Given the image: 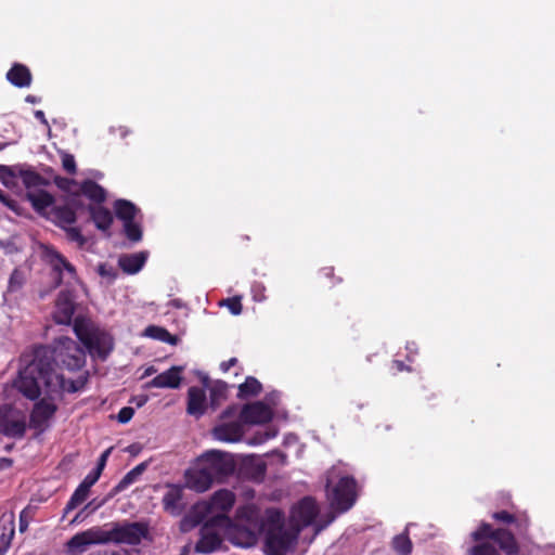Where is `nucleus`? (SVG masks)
<instances>
[{
    "mask_svg": "<svg viewBox=\"0 0 555 555\" xmlns=\"http://www.w3.org/2000/svg\"><path fill=\"white\" fill-rule=\"evenodd\" d=\"M237 518L255 522L259 533L264 535L267 555H285L297 541L300 528L285 524L284 513L278 508H268L262 517L256 507L246 505L236 512Z\"/></svg>",
    "mask_w": 555,
    "mask_h": 555,
    "instance_id": "f257e3e1",
    "label": "nucleus"
},
{
    "mask_svg": "<svg viewBox=\"0 0 555 555\" xmlns=\"http://www.w3.org/2000/svg\"><path fill=\"white\" fill-rule=\"evenodd\" d=\"M235 468L236 463L232 454L220 450L206 451L197 457L195 467L186 473L188 487L204 492L215 482H224L234 474Z\"/></svg>",
    "mask_w": 555,
    "mask_h": 555,
    "instance_id": "f03ea898",
    "label": "nucleus"
},
{
    "mask_svg": "<svg viewBox=\"0 0 555 555\" xmlns=\"http://www.w3.org/2000/svg\"><path fill=\"white\" fill-rule=\"evenodd\" d=\"M52 360L51 351L47 349H34L33 358L26 365L20 370L17 378L14 380V387L25 398L37 400L41 395V386L47 388V376L51 375L50 362Z\"/></svg>",
    "mask_w": 555,
    "mask_h": 555,
    "instance_id": "7ed1b4c3",
    "label": "nucleus"
},
{
    "mask_svg": "<svg viewBox=\"0 0 555 555\" xmlns=\"http://www.w3.org/2000/svg\"><path fill=\"white\" fill-rule=\"evenodd\" d=\"M73 330L85 349L92 357L104 360L112 352L114 348L112 335L96 326L91 320L83 317L75 318Z\"/></svg>",
    "mask_w": 555,
    "mask_h": 555,
    "instance_id": "20e7f679",
    "label": "nucleus"
},
{
    "mask_svg": "<svg viewBox=\"0 0 555 555\" xmlns=\"http://www.w3.org/2000/svg\"><path fill=\"white\" fill-rule=\"evenodd\" d=\"M35 349H47L52 353V360L49 361L51 369L61 371L66 367L69 371L80 370L86 363V350L81 348L74 339L62 336L54 340L52 346H39Z\"/></svg>",
    "mask_w": 555,
    "mask_h": 555,
    "instance_id": "39448f33",
    "label": "nucleus"
},
{
    "mask_svg": "<svg viewBox=\"0 0 555 555\" xmlns=\"http://www.w3.org/2000/svg\"><path fill=\"white\" fill-rule=\"evenodd\" d=\"M332 480L327 478L326 496L331 507L338 513L349 511L357 501V481L352 476H343L331 487Z\"/></svg>",
    "mask_w": 555,
    "mask_h": 555,
    "instance_id": "423d86ee",
    "label": "nucleus"
},
{
    "mask_svg": "<svg viewBox=\"0 0 555 555\" xmlns=\"http://www.w3.org/2000/svg\"><path fill=\"white\" fill-rule=\"evenodd\" d=\"M231 525L228 515L217 514L209 517L201 528V538L195 544V551L209 554L218 550L222 543L221 531Z\"/></svg>",
    "mask_w": 555,
    "mask_h": 555,
    "instance_id": "0eeeda50",
    "label": "nucleus"
},
{
    "mask_svg": "<svg viewBox=\"0 0 555 555\" xmlns=\"http://www.w3.org/2000/svg\"><path fill=\"white\" fill-rule=\"evenodd\" d=\"M28 428L27 413L11 403L0 405V435L21 440L25 437Z\"/></svg>",
    "mask_w": 555,
    "mask_h": 555,
    "instance_id": "6e6552de",
    "label": "nucleus"
},
{
    "mask_svg": "<svg viewBox=\"0 0 555 555\" xmlns=\"http://www.w3.org/2000/svg\"><path fill=\"white\" fill-rule=\"evenodd\" d=\"M105 544L109 542L139 544L146 537L149 529L143 522H127L124 525H115L111 530H103Z\"/></svg>",
    "mask_w": 555,
    "mask_h": 555,
    "instance_id": "1a4fd4ad",
    "label": "nucleus"
},
{
    "mask_svg": "<svg viewBox=\"0 0 555 555\" xmlns=\"http://www.w3.org/2000/svg\"><path fill=\"white\" fill-rule=\"evenodd\" d=\"M57 412V405L43 398L38 400L29 414L28 427L35 430V436L38 437L47 431L51 426V421Z\"/></svg>",
    "mask_w": 555,
    "mask_h": 555,
    "instance_id": "9d476101",
    "label": "nucleus"
},
{
    "mask_svg": "<svg viewBox=\"0 0 555 555\" xmlns=\"http://www.w3.org/2000/svg\"><path fill=\"white\" fill-rule=\"evenodd\" d=\"M318 512L315 501L311 496H306L292 509L288 522L293 527L300 528L301 531L314 521L318 516Z\"/></svg>",
    "mask_w": 555,
    "mask_h": 555,
    "instance_id": "9b49d317",
    "label": "nucleus"
},
{
    "mask_svg": "<svg viewBox=\"0 0 555 555\" xmlns=\"http://www.w3.org/2000/svg\"><path fill=\"white\" fill-rule=\"evenodd\" d=\"M238 417L244 425L266 424L272 420V411L263 402L257 401L244 404Z\"/></svg>",
    "mask_w": 555,
    "mask_h": 555,
    "instance_id": "f8f14e48",
    "label": "nucleus"
},
{
    "mask_svg": "<svg viewBox=\"0 0 555 555\" xmlns=\"http://www.w3.org/2000/svg\"><path fill=\"white\" fill-rule=\"evenodd\" d=\"M105 544L104 532L101 529H89L75 534L67 542L68 552L81 554L91 544Z\"/></svg>",
    "mask_w": 555,
    "mask_h": 555,
    "instance_id": "ddd939ff",
    "label": "nucleus"
},
{
    "mask_svg": "<svg viewBox=\"0 0 555 555\" xmlns=\"http://www.w3.org/2000/svg\"><path fill=\"white\" fill-rule=\"evenodd\" d=\"M244 424L240 420L223 421L212 428V436L216 440L222 442H238L244 436Z\"/></svg>",
    "mask_w": 555,
    "mask_h": 555,
    "instance_id": "4468645a",
    "label": "nucleus"
},
{
    "mask_svg": "<svg viewBox=\"0 0 555 555\" xmlns=\"http://www.w3.org/2000/svg\"><path fill=\"white\" fill-rule=\"evenodd\" d=\"M75 302L69 292H61L55 300L53 319L57 324L69 325L75 313Z\"/></svg>",
    "mask_w": 555,
    "mask_h": 555,
    "instance_id": "2eb2a0df",
    "label": "nucleus"
},
{
    "mask_svg": "<svg viewBox=\"0 0 555 555\" xmlns=\"http://www.w3.org/2000/svg\"><path fill=\"white\" fill-rule=\"evenodd\" d=\"M25 197L31 204L33 209L46 220L50 215V209L55 206V197L42 189L36 192L27 191Z\"/></svg>",
    "mask_w": 555,
    "mask_h": 555,
    "instance_id": "dca6fc26",
    "label": "nucleus"
},
{
    "mask_svg": "<svg viewBox=\"0 0 555 555\" xmlns=\"http://www.w3.org/2000/svg\"><path fill=\"white\" fill-rule=\"evenodd\" d=\"M183 366L173 365L167 371L156 375L146 384L147 388H170L177 389L182 382Z\"/></svg>",
    "mask_w": 555,
    "mask_h": 555,
    "instance_id": "f3484780",
    "label": "nucleus"
},
{
    "mask_svg": "<svg viewBox=\"0 0 555 555\" xmlns=\"http://www.w3.org/2000/svg\"><path fill=\"white\" fill-rule=\"evenodd\" d=\"M207 410V397L203 388L192 386L188 390L186 413L195 418H201Z\"/></svg>",
    "mask_w": 555,
    "mask_h": 555,
    "instance_id": "a211bd4d",
    "label": "nucleus"
},
{
    "mask_svg": "<svg viewBox=\"0 0 555 555\" xmlns=\"http://www.w3.org/2000/svg\"><path fill=\"white\" fill-rule=\"evenodd\" d=\"M267 472L266 463L256 457H247L243 460L238 474L242 478L260 482L263 480Z\"/></svg>",
    "mask_w": 555,
    "mask_h": 555,
    "instance_id": "6ab92c4d",
    "label": "nucleus"
},
{
    "mask_svg": "<svg viewBox=\"0 0 555 555\" xmlns=\"http://www.w3.org/2000/svg\"><path fill=\"white\" fill-rule=\"evenodd\" d=\"M60 229H65L67 225L77 222V212L68 205H55L50 209V215L47 219Z\"/></svg>",
    "mask_w": 555,
    "mask_h": 555,
    "instance_id": "aec40b11",
    "label": "nucleus"
},
{
    "mask_svg": "<svg viewBox=\"0 0 555 555\" xmlns=\"http://www.w3.org/2000/svg\"><path fill=\"white\" fill-rule=\"evenodd\" d=\"M47 389L49 391H66L69 393L76 392L80 389L81 384L77 380L66 379L61 372L52 370L51 375L47 377Z\"/></svg>",
    "mask_w": 555,
    "mask_h": 555,
    "instance_id": "412c9836",
    "label": "nucleus"
},
{
    "mask_svg": "<svg viewBox=\"0 0 555 555\" xmlns=\"http://www.w3.org/2000/svg\"><path fill=\"white\" fill-rule=\"evenodd\" d=\"M42 258L56 273V284L60 285L63 279V268L68 260L52 245L42 246Z\"/></svg>",
    "mask_w": 555,
    "mask_h": 555,
    "instance_id": "4be33fe9",
    "label": "nucleus"
},
{
    "mask_svg": "<svg viewBox=\"0 0 555 555\" xmlns=\"http://www.w3.org/2000/svg\"><path fill=\"white\" fill-rule=\"evenodd\" d=\"M88 211L90 219L102 232H108L114 221L113 214L111 210L102 205H89Z\"/></svg>",
    "mask_w": 555,
    "mask_h": 555,
    "instance_id": "5701e85b",
    "label": "nucleus"
},
{
    "mask_svg": "<svg viewBox=\"0 0 555 555\" xmlns=\"http://www.w3.org/2000/svg\"><path fill=\"white\" fill-rule=\"evenodd\" d=\"M8 81L17 88H26L31 85L33 76L29 68L21 63H14L5 75Z\"/></svg>",
    "mask_w": 555,
    "mask_h": 555,
    "instance_id": "b1692460",
    "label": "nucleus"
},
{
    "mask_svg": "<svg viewBox=\"0 0 555 555\" xmlns=\"http://www.w3.org/2000/svg\"><path fill=\"white\" fill-rule=\"evenodd\" d=\"M493 541L506 555H517L519 553L518 542L515 535L507 529H495Z\"/></svg>",
    "mask_w": 555,
    "mask_h": 555,
    "instance_id": "393cba45",
    "label": "nucleus"
},
{
    "mask_svg": "<svg viewBox=\"0 0 555 555\" xmlns=\"http://www.w3.org/2000/svg\"><path fill=\"white\" fill-rule=\"evenodd\" d=\"M146 259L147 254L140 251L121 256L118 260V264L124 272L128 274H135L143 268Z\"/></svg>",
    "mask_w": 555,
    "mask_h": 555,
    "instance_id": "a878e982",
    "label": "nucleus"
},
{
    "mask_svg": "<svg viewBox=\"0 0 555 555\" xmlns=\"http://www.w3.org/2000/svg\"><path fill=\"white\" fill-rule=\"evenodd\" d=\"M17 178L22 180L24 186L27 190L33 188L48 186L50 184L49 180L43 178L39 172L30 167H25L23 165L20 166Z\"/></svg>",
    "mask_w": 555,
    "mask_h": 555,
    "instance_id": "bb28decb",
    "label": "nucleus"
},
{
    "mask_svg": "<svg viewBox=\"0 0 555 555\" xmlns=\"http://www.w3.org/2000/svg\"><path fill=\"white\" fill-rule=\"evenodd\" d=\"M79 192L96 205H101L106 199V192L104 188L90 179L81 182Z\"/></svg>",
    "mask_w": 555,
    "mask_h": 555,
    "instance_id": "cd10ccee",
    "label": "nucleus"
},
{
    "mask_svg": "<svg viewBox=\"0 0 555 555\" xmlns=\"http://www.w3.org/2000/svg\"><path fill=\"white\" fill-rule=\"evenodd\" d=\"M235 503V495L232 491L223 489L217 491L211 498V507L221 511L220 514L227 515Z\"/></svg>",
    "mask_w": 555,
    "mask_h": 555,
    "instance_id": "c85d7f7f",
    "label": "nucleus"
},
{
    "mask_svg": "<svg viewBox=\"0 0 555 555\" xmlns=\"http://www.w3.org/2000/svg\"><path fill=\"white\" fill-rule=\"evenodd\" d=\"M114 211L116 217L125 223L131 220H135V217L140 210L130 201L116 199L114 203Z\"/></svg>",
    "mask_w": 555,
    "mask_h": 555,
    "instance_id": "c756f323",
    "label": "nucleus"
},
{
    "mask_svg": "<svg viewBox=\"0 0 555 555\" xmlns=\"http://www.w3.org/2000/svg\"><path fill=\"white\" fill-rule=\"evenodd\" d=\"M182 499V490L177 486H170L169 490L163 496V506L166 512L172 515H179V503Z\"/></svg>",
    "mask_w": 555,
    "mask_h": 555,
    "instance_id": "7c9ffc66",
    "label": "nucleus"
},
{
    "mask_svg": "<svg viewBox=\"0 0 555 555\" xmlns=\"http://www.w3.org/2000/svg\"><path fill=\"white\" fill-rule=\"evenodd\" d=\"M147 463L143 462L129 470L121 480L115 486L114 492L118 493L126 490L129 486L138 480V478L146 470Z\"/></svg>",
    "mask_w": 555,
    "mask_h": 555,
    "instance_id": "2f4dec72",
    "label": "nucleus"
},
{
    "mask_svg": "<svg viewBox=\"0 0 555 555\" xmlns=\"http://www.w3.org/2000/svg\"><path fill=\"white\" fill-rule=\"evenodd\" d=\"M262 390L261 383L253 376L246 377L245 382L238 386L237 397L243 399L258 396Z\"/></svg>",
    "mask_w": 555,
    "mask_h": 555,
    "instance_id": "473e14b6",
    "label": "nucleus"
},
{
    "mask_svg": "<svg viewBox=\"0 0 555 555\" xmlns=\"http://www.w3.org/2000/svg\"><path fill=\"white\" fill-rule=\"evenodd\" d=\"M89 492L90 490L88 488L79 485L72 494L68 502L66 503V506L64 508L65 514L74 511L77 506L82 504L87 500Z\"/></svg>",
    "mask_w": 555,
    "mask_h": 555,
    "instance_id": "72a5a7b5",
    "label": "nucleus"
},
{
    "mask_svg": "<svg viewBox=\"0 0 555 555\" xmlns=\"http://www.w3.org/2000/svg\"><path fill=\"white\" fill-rule=\"evenodd\" d=\"M228 385L222 380L216 382L210 388V406L216 409L227 398Z\"/></svg>",
    "mask_w": 555,
    "mask_h": 555,
    "instance_id": "f704fd0d",
    "label": "nucleus"
},
{
    "mask_svg": "<svg viewBox=\"0 0 555 555\" xmlns=\"http://www.w3.org/2000/svg\"><path fill=\"white\" fill-rule=\"evenodd\" d=\"M146 334L155 339L168 343L170 345H176L178 341L177 336L170 334L166 328L155 325L149 326L146 328Z\"/></svg>",
    "mask_w": 555,
    "mask_h": 555,
    "instance_id": "c9c22d12",
    "label": "nucleus"
},
{
    "mask_svg": "<svg viewBox=\"0 0 555 555\" xmlns=\"http://www.w3.org/2000/svg\"><path fill=\"white\" fill-rule=\"evenodd\" d=\"M392 548L400 555L412 553V542L408 534H398L392 539Z\"/></svg>",
    "mask_w": 555,
    "mask_h": 555,
    "instance_id": "e433bc0d",
    "label": "nucleus"
},
{
    "mask_svg": "<svg viewBox=\"0 0 555 555\" xmlns=\"http://www.w3.org/2000/svg\"><path fill=\"white\" fill-rule=\"evenodd\" d=\"M20 166L0 165V181L7 186L15 184Z\"/></svg>",
    "mask_w": 555,
    "mask_h": 555,
    "instance_id": "4c0bfd02",
    "label": "nucleus"
},
{
    "mask_svg": "<svg viewBox=\"0 0 555 555\" xmlns=\"http://www.w3.org/2000/svg\"><path fill=\"white\" fill-rule=\"evenodd\" d=\"M62 230L65 232L68 242L76 243L78 247H83L87 244V238L79 227L72 224Z\"/></svg>",
    "mask_w": 555,
    "mask_h": 555,
    "instance_id": "58836bf2",
    "label": "nucleus"
},
{
    "mask_svg": "<svg viewBox=\"0 0 555 555\" xmlns=\"http://www.w3.org/2000/svg\"><path fill=\"white\" fill-rule=\"evenodd\" d=\"M124 232L126 237L133 243L140 242L142 240V228L134 220L128 221L124 223Z\"/></svg>",
    "mask_w": 555,
    "mask_h": 555,
    "instance_id": "ea45409f",
    "label": "nucleus"
},
{
    "mask_svg": "<svg viewBox=\"0 0 555 555\" xmlns=\"http://www.w3.org/2000/svg\"><path fill=\"white\" fill-rule=\"evenodd\" d=\"M495 529L488 522H481L477 530L472 533L474 541H481L483 539H494Z\"/></svg>",
    "mask_w": 555,
    "mask_h": 555,
    "instance_id": "a19ab883",
    "label": "nucleus"
},
{
    "mask_svg": "<svg viewBox=\"0 0 555 555\" xmlns=\"http://www.w3.org/2000/svg\"><path fill=\"white\" fill-rule=\"evenodd\" d=\"M24 284V274L18 269H14L9 279L8 291L11 293L17 292Z\"/></svg>",
    "mask_w": 555,
    "mask_h": 555,
    "instance_id": "79ce46f5",
    "label": "nucleus"
},
{
    "mask_svg": "<svg viewBox=\"0 0 555 555\" xmlns=\"http://www.w3.org/2000/svg\"><path fill=\"white\" fill-rule=\"evenodd\" d=\"M221 306H225L233 315L242 313V298L240 296H233L221 301Z\"/></svg>",
    "mask_w": 555,
    "mask_h": 555,
    "instance_id": "37998d69",
    "label": "nucleus"
},
{
    "mask_svg": "<svg viewBox=\"0 0 555 555\" xmlns=\"http://www.w3.org/2000/svg\"><path fill=\"white\" fill-rule=\"evenodd\" d=\"M470 555H500L489 542L479 543L470 548Z\"/></svg>",
    "mask_w": 555,
    "mask_h": 555,
    "instance_id": "c03bdc74",
    "label": "nucleus"
},
{
    "mask_svg": "<svg viewBox=\"0 0 555 555\" xmlns=\"http://www.w3.org/2000/svg\"><path fill=\"white\" fill-rule=\"evenodd\" d=\"M62 167L69 175H76L77 165L73 154L62 153Z\"/></svg>",
    "mask_w": 555,
    "mask_h": 555,
    "instance_id": "a18cd8bd",
    "label": "nucleus"
},
{
    "mask_svg": "<svg viewBox=\"0 0 555 555\" xmlns=\"http://www.w3.org/2000/svg\"><path fill=\"white\" fill-rule=\"evenodd\" d=\"M54 184L62 190L63 192L69 193V195L73 193L70 188L73 185H76V181L74 179L55 176L53 179Z\"/></svg>",
    "mask_w": 555,
    "mask_h": 555,
    "instance_id": "49530a36",
    "label": "nucleus"
},
{
    "mask_svg": "<svg viewBox=\"0 0 555 555\" xmlns=\"http://www.w3.org/2000/svg\"><path fill=\"white\" fill-rule=\"evenodd\" d=\"M491 517L499 522L503 524H514L516 521L515 515L511 514L507 511H499L494 512Z\"/></svg>",
    "mask_w": 555,
    "mask_h": 555,
    "instance_id": "de8ad7c7",
    "label": "nucleus"
},
{
    "mask_svg": "<svg viewBox=\"0 0 555 555\" xmlns=\"http://www.w3.org/2000/svg\"><path fill=\"white\" fill-rule=\"evenodd\" d=\"M134 414V410L131 406H124L117 414V420L121 424L128 423Z\"/></svg>",
    "mask_w": 555,
    "mask_h": 555,
    "instance_id": "09e8293b",
    "label": "nucleus"
},
{
    "mask_svg": "<svg viewBox=\"0 0 555 555\" xmlns=\"http://www.w3.org/2000/svg\"><path fill=\"white\" fill-rule=\"evenodd\" d=\"M113 447L106 449L99 457L96 466L94 468L95 472L102 475L103 469L106 466L107 460L112 453Z\"/></svg>",
    "mask_w": 555,
    "mask_h": 555,
    "instance_id": "8fccbe9b",
    "label": "nucleus"
},
{
    "mask_svg": "<svg viewBox=\"0 0 555 555\" xmlns=\"http://www.w3.org/2000/svg\"><path fill=\"white\" fill-rule=\"evenodd\" d=\"M101 477V474H99L98 472H95L94 469L92 472H90L85 478L83 480L81 481V486H85L86 488H88L89 490L91 489V487L93 485L96 483V481L100 479Z\"/></svg>",
    "mask_w": 555,
    "mask_h": 555,
    "instance_id": "3c124183",
    "label": "nucleus"
},
{
    "mask_svg": "<svg viewBox=\"0 0 555 555\" xmlns=\"http://www.w3.org/2000/svg\"><path fill=\"white\" fill-rule=\"evenodd\" d=\"M13 534H14L13 529L10 530L9 534H5L4 532L1 534V537H0V555H4L5 552L8 551Z\"/></svg>",
    "mask_w": 555,
    "mask_h": 555,
    "instance_id": "603ef678",
    "label": "nucleus"
},
{
    "mask_svg": "<svg viewBox=\"0 0 555 555\" xmlns=\"http://www.w3.org/2000/svg\"><path fill=\"white\" fill-rule=\"evenodd\" d=\"M66 205L73 207V209H75V211L77 209L81 208L82 207L81 193L79 191L73 192L69 195V198H68V202L66 203Z\"/></svg>",
    "mask_w": 555,
    "mask_h": 555,
    "instance_id": "864d4df0",
    "label": "nucleus"
},
{
    "mask_svg": "<svg viewBox=\"0 0 555 555\" xmlns=\"http://www.w3.org/2000/svg\"><path fill=\"white\" fill-rule=\"evenodd\" d=\"M238 413V405L232 404L229 405L224 411H222L220 415L221 421H231V418L235 417Z\"/></svg>",
    "mask_w": 555,
    "mask_h": 555,
    "instance_id": "5fc2aeb1",
    "label": "nucleus"
},
{
    "mask_svg": "<svg viewBox=\"0 0 555 555\" xmlns=\"http://www.w3.org/2000/svg\"><path fill=\"white\" fill-rule=\"evenodd\" d=\"M29 525V514L27 509H23L20 514L18 529L21 532H25Z\"/></svg>",
    "mask_w": 555,
    "mask_h": 555,
    "instance_id": "6e6d98bb",
    "label": "nucleus"
},
{
    "mask_svg": "<svg viewBox=\"0 0 555 555\" xmlns=\"http://www.w3.org/2000/svg\"><path fill=\"white\" fill-rule=\"evenodd\" d=\"M391 369L395 370L396 372L411 371V369L406 366L403 361L400 360H393Z\"/></svg>",
    "mask_w": 555,
    "mask_h": 555,
    "instance_id": "4d7b16f0",
    "label": "nucleus"
},
{
    "mask_svg": "<svg viewBox=\"0 0 555 555\" xmlns=\"http://www.w3.org/2000/svg\"><path fill=\"white\" fill-rule=\"evenodd\" d=\"M236 363H237V359L236 358H231L228 361L222 362L220 364V369L223 372H228L230 370V367L234 366Z\"/></svg>",
    "mask_w": 555,
    "mask_h": 555,
    "instance_id": "13d9d810",
    "label": "nucleus"
},
{
    "mask_svg": "<svg viewBox=\"0 0 555 555\" xmlns=\"http://www.w3.org/2000/svg\"><path fill=\"white\" fill-rule=\"evenodd\" d=\"M0 201L2 203H4L9 208L15 209L16 202L13 199H8L1 190H0Z\"/></svg>",
    "mask_w": 555,
    "mask_h": 555,
    "instance_id": "bf43d9fd",
    "label": "nucleus"
},
{
    "mask_svg": "<svg viewBox=\"0 0 555 555\" xmlns=\"http://www.w3.org/2000/svg\"><path fill=\"white\" fill-rule=\"evenodd\" d=\"M322 276L332 279L334 278V268L333 267H324L319 272Z\"/></svg>",
    "mask_w": 555,
    "mask_h": 555,
    "instance_id": "052dcab7",
    "label": "nucleus"
},
{
    "mask_svg": "<svg viewBox=\"0 0 555 555\" xmlns=\"http://www.w3.org/2000/svg\"><path fill=\"white\" fill-rule=\"evenodd\" d=\"M13 460L8 457H0V470L12 467Z\"/></svg>",
    "mask_w": 555,
    "mask_h": 555,
    "instance_id": "680f3d73",
    "label": "nucleus"
},
{
    "mask_svg": "<svg viewBox=\"0 0 555 555\" xmlns=\"http://www.w3.org/2000/svg\"><path fill=\"white\" fill-rule=\"evenodd\" d=\"M35 117H36V119H38L42 125H44V126H47V127L49 126V122H48V120H47V118H46V115H44V113H43L42 111H40V109L36 111V112H35Z\"/></svg>",
    "mask_w": 555,
    "mask_h": 555,
    "instance_id": "e2e57ef3",
    "label": "nucleus"
},
{
    "mask_svg": "<svg viewBox=\"0 0 555 555\" xmlns=\"http://www.w3.org/2000/svg\"><path fill=\"white\" fill-rule=\"evenodd\" d=\"M63 271H66L72 278L76 276V269L69 261L64 266Z\"/></svg>",
    "mask_w": 555,
    "mask_h": 555,
    "instance_id": "0e129e2a",
    "label": "nucleus"
},
{
    "mask_svg": "<svg viewBox=\"0 0 555 555\" xmlns=\"http://www.w3.org/2000/svg\"><path fill=\"white\" fill-rule=\"evenodd\" d=\"M154 373H156V369H155L154 366H149V367L145 370V372H144V374H143V377H145V376H150V375H152V374H154Z\"/></svg>",
    "mask_w": 555,
    "mask_h": 555,
    "instance_id": "69168bd1",
    "label": "nucleus"
},
{
    "mask_svg": "<svg viewBox=\"0 0 555 555\" xmlns=\"http://www.w3.org/2000/svg\"><path fill=\"white\" fill-rule=\"evenodd\" d=\"M25 100H26V102H29L33 104H35L39 101L35 95H31V94L27 95Z\"/></svg>",
    "mask_w": 555,
    "mask_h": 555,
    "instance_id": "338daca9",
    "label": "nucleus"
},
{
    "mask_svg": "<svg viewBox=\"0 0 555 555\" xmlns=\"http://www.w3.org/2000/svg\"><path fill=\"white\" fill-rule=\"evenodd\" d=\"M436 398V395L434 392H430V393H425L424 395V399L429 401V400H433Z\"/></svg>",
    "mask_w": 555,
    "mask_h": 555,
    "instance_id": "774afa93",
    "label": "nucleus"
}]
</instances>
